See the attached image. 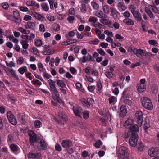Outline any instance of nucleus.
<instances>
[{
	"mask_svg": "<svg viewBox=\"0 0 159 159\" xmlns=\"http://www.w3.org/2000/svg\"><path fill=\"white\" fill-rule=\"evenodd\" d=\"M41 7L43 10L45 11H47L49 10V7L46 3H43L41 5Z\"/></svg>",
	"mask_w": 159,
	"mask_h": 159,
	"instance_id": "obj_37",
	"label": "nucleus"
},
{
	"mask_svg": "<svg viewBox=\"0 0 159 159\" xmlns=\"http://www.w3.org/2000/svg\"><path fill=\"white\" fill-rule=\"evenodd\" d=\"M126 106L125 105H122L120 107V115L122 117H124L127 113Z\"/></svg>",
	"mask_w": 159,
	"mask_h": 159,
	"instance_id": "obj_16",
	"label": "nucleus"
},
{
	"mask_svg": "<svg viewBox=\"0 0 159 159\" xmlns=\"http://www.w3.org/2000/svg\"><path fill=\"white\" fill-rule=\"evenodd\" d=\"M6 114L9 122L13 125H16L17 124V121L15 116L12 112L9 111H8Z\"/></svg>",
	"mask_w": 159,
	"mask_h": 159,
	"instance_id": "obj_5",
	"label": "nucleus"
},
{
	"mask_svg": "<svg viewBox=\"0 0 159 159\" xmlns=\"http://www.w3.org/2000/svg\"><path fill=\"white\" fill-rule=\"evenodd\" d=\"M148 43L150 45H152L154 46H157L158 45V43L155 40H150L148 41Z\"/></svg>",
	"mask_w": 159,
	"mask_h": 159,
	"instance_id": "obj_47",
	"label": "nucleus"
},
{
	"mask_svg": "<svg viewBox=\"0 0 159 159\" xmlns=\"http://www.w3.org/2000/svg\"><path fill=\"white\" fill-rule=\"evenodd\" d=\"M129 129L130 132L134 133H137V132L139 131V128L138 125L134 123L132 124V125Z\"/></svg>",
	"mask_w": 159,
	"mask_h": 159,
	"instance_id": "obj_20",
	"label": "nucleus"
},
{
	"mask_svg": "<svg viewBox=\"0 0 159 159\" xmlns=\"http://www.w3.org/2000/svg\"><path fill=\"white\" fill-rule=\"evenodd\" d=\"M109 104H114L116 102V98L114 96H111L108 99Z\"/></svg>",
	"mask_w": 159,
	"mask_h": 159,
	"instance_id": "obj_34",
	"label": "nucleus"
},
{
	"mask_svg": "<svg viewBox=\"0 0 159 159\" xmlns=\"http://www.w3.org/2000/svg\"><path fill=\"white\" fill-rule=\"evenodd\" d=\"M117 6L119 10L120 11H123L127 8L126 7L125 5L123 2H119L118 3Z\"/></svg>",
	"mask_w": 159,
	"mask_h": 159,
	"instance_id": "obj_25",
	"label": "nucleus"
},
{
	"mask_svg": "<svg viewBox=\"0 0 159 159\" xmlns=\"http://www.w3.org/2000/svg\"><path fill=\"white\" fill-rule=\"evenodd\" d=\"M42 44V41L39 39H37L35 42V45L37 47L40 46Z\"/></svg>",
	"mask_w": 159,
	"mask_h": 159,
	"instance_id": "obj_46",
	"label": "nucleus"
},
{
	"mask_svg": "<svg viewBox=\"0 0 159 159\" xmlns=\"http://www.w3.org/2000/svg\"><path fill=\"white\" fill-rule=\"evenodd\" d=\"M35 25L34 22L31 21H29L27 23V24L25 25V27L26 29H31L32 30H34L35 29Z\"/></svg>",
	"mask_w": 159,
	"mask_h": 159,
	"instance_id": "obj_23",
	"label": "nucleus"
},
{
	"mask_svg": "<svg viewBox=\"0 0 159 159\" xmlns=\"http://www.w3.org/2000/svg\"><path fill=\"white\" fill-rule=\"evenodd\" d=\"M113 7H110L108 5H105L103 7V10L105 13L107 14H109L110 12H111V8Z\"/></svg>",
	"mask_w": 159,
	"mask_h": 159,
	"instance_id": "obj_28",
	"label": "nucleus"
},
{
	"mask_svg": "<svg viewBox=\"0 0 159 159\" xmlns=\"http://www.w3.org/2000/svg\"><path fill=\"white\" fill-rule=\"evenodd\" d=\"M87 57V60H88V61H95V60L93 58L92 56L90 55L89 54H88L87 56H86Z\"/></svg>",
	"mask_w": 159,
	"mask_h": 159,
	"instance_id": "obj_54",
	"label": "nucleus"
},
{
	"mask_svg": "<svg viewBox=\"0 0 159 159\" xmlns=\"http://www.w3.org/2000/svg\"><path fill=\"white\" fill-rule=\"evenodd\" d=\"M153 55V54L152 53L141 48H139L137 50V56L139 57H141L142 56L148 57H152Z\"/></svg>",
	"mask_w": 159,
	"mask_h": 159,
	"instance_id": "obj_8",
	"label": "nucleus"
},
{
	"mask_svg": "<svg viewBox=\"0 0 159 159\" xmlns=\"http://www.w3.org/2000/svg\"><path fill=\"white\" fill-rule=\"evenodd\" d=\"M5 16L7 19L11 21H14L15 18L12 15L9 14H5Z\"/></svg>",
	"mask_w": 159,
	"mask_h": 159,
	"instance_id": "obj_49",
	"label": "nucleus"
},
{
	"mask_svg": "<svg viewBox=\"0 0 159 159\" xmlns=\"http://www.w3.org/2000/svg\"><path fill=\"white\" fill-rule=\"evenodd\" d=\"M48 82L49 85V89L51 92H52L56 97L59 98V97L57 95L58 92L56 87L55 81L50 79L48 80Z\"/></svg>",
	"mask_w": 159,
	"mask_h": 159,
	"instance_id": "obj_6",
	"label": "nucleus"
},
{
	"mask_svg": "<svg viewBox=\"0 0 159 159\" xmlns=\"http://www.w3.org/2000/svg\"><path fill=\"white\" fill-rule=\"evenodd\" d=\"M10 148L12 152H16L19 149V147L15 144H12L10 145Z\"/></svg>",
	"mask_w": 159,
	"mask_h": 159,
	"instance_id": "obj_27",
	"label": "nucleus"
},
{
	"mask_svg": "<svg viewBox=\"0 0 159 159\" xmlns=\"http://www.w3.org/2000/svg\"><path fill=\"white\" fill-rule=\"evenodd\" d=\"M81 101L82 105L84 107L87 108H89L90 107H92L94 103V101L91 98H83L81 100Z\"/></svg>",
	"mask_w": 159,
	"mask_h": 159,
	"instance_id": "obj_4",
	"label": "nucleus"
},
{
	"mask_svg": "<svg viewBox=\"0 0 159 159\" xmlns=\"http://www.w3.org/2000/svg\"><path fill=\"white\" fill-rule=\"evenodd\" d=\"M9 70L10 71L13 77H14L16 80H19L18 76L17 75L16 71L14 69L12 68L10 69H9Z\"/></svg>",
	"mask_w": 159,
	"mask_h": 159,
	"instance_id": "obj_30",
	"label": "nucleus"
},
{
	"mask_svg": "<svg viewBox=\"0 0 159 159\" xmlns=\"http://www.w3.org/2000/svg\"><path fill=\"white\" fill-rule=\"evenodd\" d=\"M75 115L80 118H81V114L82 111V108L79 106H74L72 108Z\"/></svg>",
	"mask_w": 159,
	"mask_h": 159,
	"instance_id": "obj_13",
	"label": "nucleus"
},
{
	"mask_svg": "<svg viewBox=\"0 0 159 159\" xmlns=\"http://www.w3.org/2000/svg\"><path fill=\"white\" fill-rule=\"evenodd\" d=\"M34 126L36 128H39L42 125L41 122L39 120H35L34 123Z\"/></svg>",
	"mask_w": 159,
	"mask_h": 159,
	"instance_id": "obj_39",
	"label": "nucleus"
},
{
	"mask_svg": "<svg viewBox=\"0 0 159 159\" xmlns=\"http://www.w3.org/2000/svg\"><path fill=\"white\" fill-rule=\"evenodd\" d=\"M29 137V141L30 145L31 146L34 145L35 143L39 142L40 138L33 130H30L28 133Z\"/></svg>",
	"mask_w": 159,
	"mask_h": 159,
	"instance_id": "obj_1",
	"label": "nucleus"
},
{
	"mask_svg": "<svg viewBox=\"0 0 159 159\" xmlns=\"http://www.w3.org/2000/svg\"><path fill=\"white\" fill-rule=\"evenodd\" d=\"M99 40L98 39H96L90 41L89 42V43L90 44H92L94 45H97L98 44Z\"/></svg>",
	"mask_w": 159,
	"mask_h": 159,
	"instance_id": "obj_52",
	"label": "nucleus"
},
{
	"mask_svg": "<svg viewBox=\"0 0 159 159\" xmlns=\"http://www.w3.org/2000/svg\"><path fill=\"white\" fill-rule=\"evenodd\" d=\"M24 61V59L22 57H20L16 61V62L18 64H22Z\"/></svg>",
	"mask_w": 159,
	"mask_h": 159,
	"instance_id": "obj_58",
	"label": "nucleus"
},
{
	"mask_svg": "<svg viewBox=\"0 0 159 159\" xmlns=\"http://www.w3.org/2000/svg\"><path fill=\"white\" fill-rule=\"evenodd\" d=\"M70 71L72 74H76L77 73V70L74 67H71L70 68Z\"/></svg>",
	"mask_w": 159,
	"mask_h": 159,
	"instance_id": "obj_64",
	"label": "nucleus"
},
{
	"mask_svg": "<svg viewBox=\"0 0 159 159\" xmlns=\"http://www.w3.org/2000/svg\"><path fill=\"white\" fill-rule=\"evenodd\" d=\"M89 112L88 111L86 110L84 111L83 112V117L85 120L87 119L89 117Z\"/></svg>",
	"mask_w": 159,
	"mask_h": 159,
	"instance_id": "obj_33",
	"label": "nucleus"
},
{
	"mask_svg": "<svg viewBox=\"0 0 159 159\" xmlns=\"http://www.w3.org/2000/svg\"><path fill=\"white\" fill-rule=\"evenodd\" d=\"M115 37L116 39H119L120 41H123L124 40V37L119 34H116L115 35Z\"/></svg>",
	"mask_w": 159,
	"mask_h": 159,
	"instance_id": "obj_63",
	"label": "nucleus"
},
{
	"mask_svg": "<svg viewBox=\"0 0 159 159\" xmlns=\"http://www.w3.org/2000/svg\"><path fill=\"white\" fill-rule=\"evenodd\" d=\"M141 102L143 106L146 109L151 110L153 108V105L151 101L148 97H143L141 99Z\"/></svg>",
	"mask_w": 159,
	"mask_h": 159,
	"instance_id": "obj_3",
	"label": "nucleus"
},
{
	"mask_svg": "<svg viewBox=\"0 0 159 159\" xmlns=\"http://www.w3.org/2000/svg\"><path fill=\"white\" fill-rule=\"evenodd\" d=\"M102 145V142L101 140H99L95 143L94 146L96 148H98L100 147V146Z\"/></svg>",
	"mask_w": 159,
	"mask_h": 159,
	"instance_id": "obj_42",
	"label": "nucleus"
},
{
	"mask_svg": "<svg viewBox=\"0 0 159 159\" xmlns=\"http://www.w3.org/2000/svg\"><path fill=\"white\" fill-rule=\"evenodd\" d=\"M91 4L93 7L94 9H97L99 8V5L95 2H92Z\"/></svg>",
	"mask_w": 159,
	"mask_h": 159,
	"instance_id": "obj_51",
	"label": "nucleus"
},
{
	"mask_svg": "<svg viewBox=\"0 0 159 159\" xmlns=\"http://www.w3.org/2000/svg\"><path fill=\"white\" fill-rule=\"evenodd\" d=\"M111 15L115 20L117 19L120 16V13L115 8H111Z\"/></svg>",
	"mask_w": 159,
	"mask_h": 159,
	"instance_id": "obj_15",
	"label": "nucleus"
},
{
	"mask_svg": "<svg viewBox=\"0 0 159 159\" xmlns=\"http://www.w3.org/2000/svg\"><path fill=\"white\" fill-rule=\"evenodd\" d=\"M104 74L105 76L108 78H112L114 75V74L113 73H111L109 71L105 72Z\"/></svg>",
	"mask_w": 159,
	"mask_h": 159,
	"instance_id": "obj_41",
	"label": "nucleus"
},
{
	"mask_svg": "<svg viewBox=\"0 0 159 159\" xmlns=\"http://www.w3.org/2000/svg\"><path fill=\"white\" fill-rule=\"evenodd\" d=\"M27 68L25 66H24L20 68L18 70V72L21 74H23L27 71Z\"/></svg>",
	"mask_w": 159,
	"mask_h": 159,
	"instance_id": "obj_31",
	"label": "nucleus"
},
{
	"mask_svg": "<svg viewBox=\"0 0 159 159\" xmlns=\"http://www.w3.org/2000/svg\"><path fill=\"white\" fill-rule=\"evenodd\" d=\"M138 91L140 93L143 92L146 88V86L144 84H138L137 86Z\"/></svg>",
	"mask_w": 159,
	"mask_h": 159,
	"instance_id": "obj_22",
	"label": "nucleus"
},
{
	"mask_svg": "<svg viewBox=\"0 0 159 159\" xmlns=\"http://www.w3.org/2000/svg\"><path fill=\"white\" fill-rule=\"evenodd\" d=\"M85 3H82L81 5V11L82 12L85 13L86 11V6Z\"/></svg>",
	"mask_w": 159,
	"mask_h": 159,
	"instance_id": "obj_48",
	"label": "nucleus"
},
{
	"mask_svg": "<svg viewBox=\"0 0 159 159\" xmlns=\"http://www.w3.org/2000/svg\"><path fill=\"white\" fill-rule=\"evenodd\" d=\"M138 145L137 147L138 150L139 151H142L143 150L144 147L143 143L141 142H139Z\"/></svg>",
	"mask_w": 159,
	"mask_h": 159,
	"instance_id": "obj_44",
	"label": "nucleus"
},
{
	"mask_svg": "<svg viewBox=\"0 0 159 159\" xmlns=\"http://www.w3.org/2000/svg\"><path fill=\"white\" fill-rule=\"evenodd\" d=\"M138 139L137 133H134V134H133V135L131 136L129 140L130 145L132 147H135L137 143Z\"/></svg>",
	"mask_w": 159,
	"mask_h": 159,
	"instance_id": "obj_9",
	"label": "nucleus"
},
{
	"mask_svg": "<svg viewBox=\"0 0 159 159\" xmlns=\"http://www.w3.org/2000/svg\"><path fill=\"white\" fill-rule=\"evenodd\" d=\"M98 52L99 53L101 56H105V55L104 51L102 48L98 49L97 50Z\"/></svg>",
	"mask_w": 159,
	"mask_h": 159,
	"instance_id": "obj_60",
	"label": "nucleus"
},
{
	"mask_svg": "<svg viewBox=\"0 0 159 159\" xmlns=\"http://www.w3.org/2000/svg\"><path fill=\"white\" fill-rule=\"evenodd\" d=\"M55 82L59 86L61 87L62 88L66 87V84L62 80L57 79L56 80Z\"/></svg>",
	"mask_w": 159,
	"mask_h": 159,
	"instance_id": "obj_29",
	"label": "nucleus"
},
{
	"mask_svg": "<svg viewBox=\"0 0 159 159\" xmlns=\"http://www.w3.org/2000/svg\"><path fill=\"white\" fill-rule=\"evenodd\" d=\"M28 41L26 40H22L20 43L22 46L23 48L24 49H26L28 48L29 44L28 43Z\"/></svg>",
	"mask_w": 159,
	"mask_h": 159,
	"instance_id": "obj_32",
	"label": "nucleus"
},
{
	"mask_svg": "<svg viewBox=\"0 0 159 159\" xmlns=\"http://www.w3.org/2000/svg\"><path fill=\"white\" fill-rule=\"evenodd\" d=\"M159 154V148L158 147H152L148 151V155L151 157H154Z\"/></svg>",
	"mask_w": 159,
	"mask_h": 159,
	"instance_id": "obj_12",
	"label": "nucleus"
},
{
	"mask_svg": "<svg viewBox=\"0 0 159 159\" xmlns=\"http://www.w3.org/2000/svg\"><path fill=\"white\" fill-rule=\"evenodd\" d=\"M31 15H33L36 19L40 21H43V19L44 18L41 14L33 11H31Z\"/></svg>",
	"mask_w": 159,
	"mask_h": 159,
	"instance_id": "obj_19",
	"label": "nucleus"
},
{
	"mask_svg": "<svg viewBox=\"0 0 159 159\" xmlns=\"http://www.w3.org/2000/svg\"><path fill=\"white\" fill-rule=\"evenodd\" d=\"M39 143L37 146V149L41 151L47 149V144L45 141L42 138L39 139Z\"/></svg>",
	"mask_w": 159,
	"mask_h": 159,
	"instance_id": "obj_10",
	"label": "nucleus"
},
{
	"mask_svg": "<svg viewBox=\"0 0 159 159\" xmlns=\"http://www.w3.org/2000/svg\"><path fill=\"white\" fill-rule=\"evenodd\" d=\"M123 22L125 24L128 25H134L133 20L129 18H125L124 19Z\"/></svg>",
	"mask_w": 159,
	"mask_h": 159,
	"instance_id": "obj_26",
	"label": "nucleus"
},
{
	"mask_svg": "<svg viewBox=\"0 0 159 159\" xmlns=\"http://www.w3.org/2000/svg\"><path fill=\"white\" fill-rule=\"evenodd\" d=\"M18 119L19 122L21 123V124L23 125H25V124L26 121L23 115L20 116L18 118Z\"/></svg>",
	"mask_w": 159,
	"mask_h": 159,
	"instance_id": "obj_43",
	"label": "nucleus"
},
{
	"mask_svg": "<svg viewBox=\"0 0 159 159\" xmlns=\"http://www.w3.org/2000/svg\"><path fill=\"white\" fill-rule=\"evenodd\" d=\"M18 30L22 33L26 34H29L30 32L29 30H26L22 27H19L18 28Z\"/></svg>",
	"mask_w": 159,
	"mask_h": 159,
	"instance_id": "obj_35",
	"label": "nucleus"
},
{
	"mask_svg": "<svg viewBox=\"0 0 159 159\" xmlns=\"http://www.w3.org/2000/svg\"><path fill=\"white\" fill-rule=\"evenodd\" d=\"M58 116L62 120L56 119L55 121L59 124H64V123L66 120L67 116L66 114L64 112L60 111L58 113Z\"/></svg>",
	"mask_w": 159,
	"mask_h": 159,
	"instance_id": "obj_7",
	"label": "nucleus"
},
{
	"mask_svg": "<svg viewBox=\"0 0 159 159\" xmlns=\"http://www.w3.org/2000/svg\"><path fill=\"white\" fill-rule=\"evenodd\" d=\"M118 154L120 159H129L128 149L125 147L122 146L119 148L118 151Z\"/></svg>",
	"mask_w": 159,
	"mask_h": 159,
	"instance_id": "obj_2",
	"label": "nucleus"
},
{
	"mask_svg": "<svg viewBox=\"0 0 159 159\" xmlns=\"http://www.w3.org/2000/svg\"><path fill=\"white\" fill-rule=\"evenodd\" d=\"M133 134H134V133L131 132L129 130L127 131H126L124 134V137L125 138H128L130 135L132 136Z\"/></svg>",
	"mask_w": 159,
	"mask_h": 159,
	"instance_id": "obj_38",
	"label": "nucleus"
},
{
	"mask_svg": "<svg viewBox=\"0 0 159 159\" xmlns=\"http://www.w3.org/2000/svg\"><path fill=\"white\" fill-rule=\"evenodd\" d=\"M137 122L140 126L142 125L143 121V113L141 111H137L135 114Z\"/></svg>",
	"mask_w": 159,
	"mask_h": 159,
	"instance_id": "obj_11",
	"label": "nucleus"
},
{
	"mask_svg": "<svg viewBox=\"0 0 159 159\" xmlns=\"http://www.w3.org/2000/svg\"><path fill=\"white\" fill-rule=\"evenodd\" d=\"M87 60V57L84 56L82 58H80L79 59V62L81 63H84Z\"/></svg>",
	"mask_w": 159,
	"mask_h": 159,
	"instance_id": "obj_61",
	"label": "nucleus"
},
{
	"mask_svg": "<svg viewBox=\"0 0 159 159\" xmlns=\"http://www.w3.org/2000/svg\"><path fill=\"white\" fill-rule=\"evenodd\" d=\"M133 122V120L132 119L128 118L125 121L124 125L126 129H129L132 125V124H134Z\"/></svg>",
	"mask_w": 159,
	"mask_h": 159,
	"instance_id": "obj_18",
	"label": "nucleus"
},
{
	"mask_svg": "<svg viewBox=\"0 0 159 159\" xmlns=\"http://www.w3.org/2000/svg\"><path fill=\"white\" fill-rule=\"evenodd\" d=\"M93 26L95 27H98L100 28V29L104 28L105 27V26L104 25H102L98 22L96 24H95L93 25Z\"/></svg>",
	"mask_w": 159,
	"mask_h": 159,
	"instance_id": "obj_55",
	"label": "nucleus"
},
{
	"mask_svg": "<svg viewBox=\"0 0 159 159\" xmlns=\"http://www.w3.org/2000/svg\"><path fill=\"white\" fill-rule=\"evenodd\" d=\"M129 9L131 11V12L132 14H133V13H134L135 12L137 11H135V10L136 9V7L133 5H130L129 6Z\"/></svg>",
	"mask_w": 159,
	"mask_h": 159,
	"instance_id": "obj_40",
	"label": "nucleus"
},
{
	"mask_svg": "<svg viewBox=\"0 0 159 159\" xmlns=\"http://www.w3.org/2000/svg\"><path fill=\"white\" fill-rule=\"evenodd\" d=\"M55 52L54 49L50 48L47 49L42 52V54L44 55H48L53 54Z\"/></svg>",
	"mask_w": 159,
	"mask_h": 159,
	"instance_id": "obj_24",
	"label": "nucleus"
},
{
	"mask_svg": "<svg viewBox=\"0 0 159 159\" xmlns=\"http://www.w3.org/2000/svg\"><path fill=\"white\" fill-rule=\"evenodd\" d=\"M150 126L149 123L148 121L145 120L144 125V129L145 130H146Z\"/></svg>",
	"mask_w": 159,
	"mask_h": 159,
	"instance_id": "obj_45",
	"label": "nucleus"
},
{
	"mask_svg": "<svg viewBox=\"0 0 159 159\" xmlns=\"http://www.w3.org/2000/svg\"><path fill=\"white\" fill-rule=\"evenodd\" d=\"M67 39L69 43V45L76 43L77 42V40L75 39L68 38Z\"/></svg>",
	"mask_w": 159,
	"mask_h": 159,
	"instance_id": "obj_50",
	"label": "nucleus"
},
{
	"mask_svg": "<svg viewBox=\"0 0 159 159\" xmlns=\"http://www.w3.org/2000/svg\"><path fill=\"white\" fill-rule=\"evenodd\" d=\"M133 15L137 22H142V20H143L142 19L141 14L139 12L137 11L134 13H133Z\"/></svg>",
	"mask_w": 159,
	"mask_h": 159,
	"instance_id": "obj_21",
	"label": "nucleus"
},
{
	"mask_svg": "<svg viewBox=\"0 0 159 159\" xmlns=\"http://www.w3.org/2000/svg\"><path fill=\"white\" fill-rule=\"evenodd\" d=\"M75 19V17L73 16H70L68 17L67 18V20L69 21L70 23H73V20Z\"/></svg>",
	"mask_w": 159,
	"mask_h": 159,
	"instance_id": "obj_56",
	"label": "nucleus"
},
{
	"mask_svg": "<svg viewBox=\"0 0 159 159\" xmlns=\"http://www.w3.org/2000/svg\"><path fill=\"white\" fill-rule=\"evenodd\" d=\"M14 138L13 134H9L7 136V141L8 142L12 143L13 141Z\"/></svg>",
	"mask_w": 159,
	"mask_h": 159,
	"instance_id": "obj_36",
	"label": "nucleus"
},
{
	"mask_svg": "<svg viewBox=\"0 0 159 159\" xmlns=\"http://www.w3.org/2000/svg\"><path fill=\"white\" fill-rule=\"evenodd\" d=\"M98 20L95 17L93 16H90L89 19V22H93L94 23L96 22Z\"/></svg>",
	"mask_w": 159,
	"mask_h": 159,
	"instance_id": "obj_53",
	"label": "nucleus"
},
{
	"mask_svg": "<svg viewBox=\"0 0 159 159\" xmlns=\"http://www.w3.org/2000/svg\"><path fill=\"white\" fill-rule=\"evenodd\" d=\"M76 32H77V31L76 30H75L69 32L68 33V35L70 37H73L75 35Z\"/></svg>",
	"mask_w": 159,
	"mask_h": 159,
	"instance_id": "obj_57",
	"label": "nucleus"
},
{
	"mask_svg": "<svg viewBox=\"0 0 159 159\" xmlns=\"http://www.w3.org/2000/svg\"><path fill=\"white\" fill-rule=\"evenodd\" d=\"M41 154L40 153H34L30 152L27 154V157L29 159L35 158H39L41 157Z\"/></svg>",
	"mask_w": 159,
	"mask_h": 159,
	"instance_id": "obj_17",
	"label": "nucleus"
},
{
	"mask_svg": "<svg viewBox=\"0 0 159 159\" xmlns=\"http://www.w3.org/2000/svg\"><path fill=\"white\" fill-rule=\"evenodd\" d=\"M55 149L56 151H61L62 150V148L61 146L59 144L57 143L55 145Z\"/></svg>",
	"mask_w": 159,
	"mask_h": 159,
	"instance_id": "obj_59",
	"label": "nucleus"
},
{
	"mask_svg": "<svg viewBox=\"0 0 159 159\" xmlns=\"http://www.w3.org/2000/svg\"><path fill=\"white\" fill-rule=\"evenodd\" d=\"M104 33L109 36H110L111 37H113V34L112 32L109 30H106L104 31Z\"/></svg>",
	"mask_w": 159,
	"mask_h": 159,
	"instance_id": "obj_62",
	"label": "nucleus"
},
{
	"mask_svg": "<svg viewBox=\"0 0 159 159\" xmlns=\"http://www.w3.org/2000/svg\"><path fill=\"white\" fill-rule=\"evenodd\" d=\"M72 141L69 139H65L62 141V146L64 148H69L72 145Z\"/></svg>",
	"mask_w": 159,
	"mask_h": 159,
	"instance_id": "obj_14",
	"label": "nucleus"
}]
</instances>
